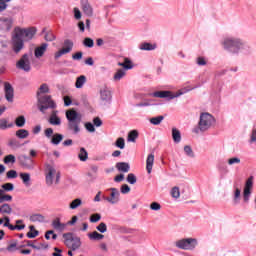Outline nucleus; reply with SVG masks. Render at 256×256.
Here are the masks:
<instances>
[{
  "instance_id": "1",
  "label": "nucleus",
  "mask_w": 256,
  "mask_h": 256,
  "mask_svg": "<svg viewBox=\"0 0 256 256\" xmlns=\"http://www.w3.org/2000/svg\"><path fill=\"white\" fill-rule=\"evenodd\" d=\"M221 46L230 55H251L253 48L247 41L234 36H226L221 40Z\"/></svg>"
},
{
  "instance_id": "2",
  "label": "nucleus",
  "mask_w": 256,
  "mask_h": 256,
  "mask_svg": "<svg viewBox=\"0 0 256 256\" xmlns=\"http://www.w3.org/2000/svg\"><path fill=\"white\" fill-rule=\"evenodd\" d=\"M66 119L68 121V131L72 135H78L81 132V115L75 109H71L66 111Z\"/></svg>"
},
{
  "instance_id": "3",
  "label": "nucleus",
  "mask_w": 256,
  "mask_h": 256,
  "mask_svg": "<svg viewBox=\"0 0 256 256\" xmlns=\"http://www.w3.org/2000/svg\"><path fill=\"white\" fill-rule=\"evenodd\" d=\"M215 125V117L210 113L204 112L200 114L198 127L194 128L193 133L199 135V133H205L209 131Z\"/></svg>"
},
{
  "instance_id": "4",
  "label": "nucleus",
  "mask_w": 256,
  "mask_h": 256,
  "mask_svg": "<svg viewBox=\"0 0 256 256\" xmlns=\"http://www.w3.org/2000/svg\"><path fill=\"white\" fill-rule=\"evenodd\" d=\"M37 107L40 111V113H43V115H45L47 113L48 109H57V104L55 103V101H53V99L51 98V95H43V96H39L37 98Z\"/></svg>"
},
{
  "instance_id": "5",
  "label": "nucleus",
  "mask_w": 256,
  "mask_h": 256,
  "mask_svg": "<svg viewBox=\"0 0 256 256\" xmlns=\"http://www.w3.org/2000/svg\"><path fill=\"white\" fill-rule=\"evenodd\" d=\"M193 89H187L183 88L181 90H178L175 94L171 91H156L154 93L150 94V97H157L158 99H168V101H171L173 99H177V97H181V95H185V93H189V91H192Z\"/></svg>"
},
{
  "instance_id": "6",
  "label": "nucleus",
  "mask_w": 256,
  "mask_h": 256,
  "mask_svg": "<svg viewBox=\"0 0 256 256\" xmlns=\"http://www.w3.org/2000/svg\"><path fill=\"white\" fill-rule=\"evenodd\" d=\"M45 177H46V185L48 187H51L53 183L56 185L59 183V179H61V173L55 168V166L51 164L46 165V170H45Z\"/></svg>"
},
{
  "instance_id": "7",
  "label": "nucleus",
  "mask_w": 256,
  "mask_h": 256,
  "mask_svg": "<svg viewBox=\"0 0 256 256\" xmlns=\"http://www.w3.org/2000/svg\"><path fill=\"white\" fill-rule=\"evenodd\" d=\"M199 245V240L197 238H182L175 242V247L177 249H182V251H195Z\"/></svg>"
},
{
  "instance_id": "8",
  "label": "nucleus",
  "mask_w": 256,
  "mask_h": 256,
  "mask_svg": "<svg viewBox=\"0 0 256 256\" xmlns=\"http://www.w3.org/2000/svg\"><path fill=\"white\" fill-rule=\"evenodd\" d=\"M64 244L72 251H77L81 247V238L74 236L73 233L63 234Z\"/></svg>"
},
{
  "instance_id": "9",
  "label": "nucleus",
  "mask_w": 256,
  "mask_h": 256,
  "mask_svg": "<svg viewBox=\"0 0 256 256\" xmlns=\"http://www.w3.org/2000/svg\"><path fill=\"white\" fill-rule=\"evenodd\" d=\"M15 34L18 35V37H21L22 39H25V41H31L33 37H35V33H37V29L35 28H15L14 30Z\"/></svg>"
},
{
  "instance_id": "10",
  "label": "nucleus",
  "mask_w": 256,
  "mask_h": 256,
  "mask_svg": "<svg viewBox=\"0 0 256 256\" xmlns=\"http://www.w3.org/2000/svg\"><path fill=\"white\" fill-rule=\"evenodd\" d=\"M17 69L29 73L31 71V56L29 54H24L16 63Z\"/></svg>"
},
{
  "instance_id": "11",
  "label": "nucleus",
  "mask_w": 256,
  "mask_h": 256,
  "mask_svg": "<svg viewBox=\"0 0 256 256\" xmlns=\"http://www.w3.org/2000/svg\"><path fill=\"white\" fill-rule=\"evenodd\" d=\"M251 193H253V176H250L245 183L243 189V201L244 203H249L251 199Z\"/></svg>"
},
{
  "instance_id": "12",
  "label": "nucleus",
  "mask_w": 256,
  "mask_h": 256,
  "mask_svg": "<svg viewBox=\"0 0 256 256\" xmlns=\"http://www.w3.org/2000/svg\"><path fill=\"white\" fill-rule=\"evenodd\" d=\"M71 51H73V42L71 40H65L64 48L54 54V59H60V57L67 55V53H71Z\"/></svg>"
},
{
  "instance_id": "13",
  "label": "nucleus",
  "mask_w": 256,
  "mask_h": 256,
  "mask_svg": "<svg viewBox=\"0 0 256 256\" xmlns=\"http://www.w3.org/2000/svg\"><path fill=\"white\" fill-rule=\"evenodd\" d=\"M12 45H13V51L16 54L19 53L23 49V47H25V43L23 42V39L16 33L12 38Z\"/></svg>"
},
{
  "instance_id": "14",
  "label": "nucleus",
  "mask_w": 256,
  "mask_h": 256,
  "mask_svg": "<svg viewBox=\"0 0 256 256\" xmlns=\"http://www.w3.org/2000/svg\"><path fill=\"white\" fill-rule=\"evenodd\" d=\"M110 191H111L110 197L104 196L103 199L105 201H108V203H111V205H115L119 201V197H120L121 193L119 192V190L117 188H110Z\"/></svg>"
},
{
  "instance_id": "15",
  "label": "nucleus",
  "mask_w": 256,
  "mask_h": 256,
  "mask_svg": "<svg viewBox=\"0 0 256 256\" xmlns=\"http://www.w3.org/2000/svg\"><path fill=\"white\" fill-rule=\"evenodd\" d=\"M99 93L102 103L107 104L111 101V90L107 86L101 87Z\"/></svg>"
},
{
  "instance_id": "16",
  "label": "nucleus",
  "mask_w": 256,
  "mask_h": 256,
  "mask_svg": "<svg viewBox=\"0 0 256 256\" xmlns=\"http://www.w3.org/2000/svg\"><path fill=\"white\" fill-rule=\"evenodd\" d=\"M48 123L56 127H59V125H61V118L59 117V111L52 109L50 113V117L48 119Z\"/></svg>"
},
{
  "instance_id": "17",
  "label": "nucleus",
  "mask_w": 256,
  "mask_h": 256,
  "mask_svg": "<svg viewBox=\"0 0 256 256\" xmlns=\"http://www.w3.org/2000/svg\"><path fill=\"white\" fill-rule=\"evenodd\" d=\"M4 91L6 101H8L9 103H13V97L15 95V92L13 90V86H11L9 82L4 83Z\"/></svg>"
},
{
  "instance_id": "18",
  "label": "nucleus",
  "mask_w": 256,
  "mask_h": 256,
  "mask_svg": "<svg viewBox=\"0 0 256 256\" xmlns=\"http://www.w3.org/2000/svg\"><path fill=\"white\" fill-rule=\"evenodd\" d=\"M47 49H49V44L42 43L34 49V57H36V59H41V57L47 53Z\"/></svg>"
},
{
  "instance_id": "19",
  "label": "nucleus",
  "mask_w": 256,
  "mask_h": 256,
  "mask_svg": "<svg viewBox=\"0 0 256 256\" xmlns=\"http://www.w3.org/2000/svg\"><path fill=\"white\" fill-rule=\"evenodd\" d=\"M0 23L2 29L5 31H11V27H13V18L11 17H1Z\"/></svg>"
},
{
  "instance_id": "20",
  "label": "nucleus",
  "mask_w": 256,
  "mask_h": 256,
  "mask_svg": "<svg viewBox=\"0 0 256 256\" xmlns=\"http://www.w3.org/2000/svg\"><path fill=\"white\" fill-rule=\"evenodd\" d=\"M52 227L55 229V231H58L59 233H63L65 229H67V224L61 223V220L59 218H56L52 221Z\"/></svg>"
},
{
  "instance_id": "21",
  "label": "nucleus",
  "mask_w": 256,
  "mask_h": 256,
  "mask_svg": "<svg viewBox=\"0 0 256 256\" xmlns=\"http://www.w3.org/2000/svg\"><path fill=\"white\" fill-rule=\"evenodd\" d=\"M82 11L86 17H93V6L88 1L82 2Z\"/></svg>"
},
{
  "instance_id": "22",
  "label": "nucleus",
  "mask_w": 256,
  "mask_h": 256,
  "mask_svg": "<svg viewBox=\"0 0 256 256\" xmlns=\"http://www.w3.org/2000/svg\"><path fill=\"white\" fill-rule=\"evenodd\" d=\"M155 163V155L149 154L146 159V171L149 175H151V171H153V164Z\"/></svg>"
},
{
  "instance_id": "23",
  "label": "nucleus",
  "mask_w": 256,
  "mask_h": 256,
  "mask_svg": "<svg viewBox=\"0 0 256 256\" xmlns=\"http://www.w3.org/2000/svg\"><path fill=\"white\" fill-rule=\"evenodd\" d=\"M46 93H51V90L49 89V85L44 83L40 85L38 91L36 92V97H43V95H46Z\"/></svg>"
},
{
  "instance_id": "24",
  "label": "nucleus",
  "mask_w": 256,
  "mask_h": 256,
  "mask_svg": "<svg viewBox=\"0 0 256 256\" xmlns=\"http://www.w3.org/2000/svg\"><path fill=\"white\" fill-rule=\"evenodd\" d=\"M116 169L121 173H129L131 166L127 162H118L116 163Z\"/></svg>"
},
{
  "instance_id": "25",
  "label": "nucleus",
  "mask_w": 256,
  "mask_h": 256,
  "mask_svg": "<svg viewBox=\"0 0 256 256\" xmlns=\"http://www.w3.org/2000/svg\"><path fill=\"white\" fill-rule=\"evenodd\" d=\"M81 205H83V200L81 198H75L69 203V209L75 211V209H79Z\"/></svg>"
},
{
  "instance_id": "26",
  "label": "nucleus",
  "mask_w": 256,
  "mask_h": 256,
  "mask_svg": "<svg viewBox=\"0 0 256 256\" xmlns=\"http://www.w3.org/2000/svg\"><path fill=\"white\" fill-rule=\"evenodd\" d=\"M87 83V77L85 75H81L76 78L75 87L76 89H83V86Z\"/></svg>"
},
{
  "instance_id": "27",
  "label": "nucleus",
  "mask_w": 256,
  "mask_h": 256,
  "mask_svg": "<svg viewBox=\"0 0 256 256\" xmlns=\"http://www.w3.org/2000/svg\"><path fill=\"white\" fill-rule=\"evenodd\" d=\"M0 213L2 215H11L13 213V208L11 205L4 203L0 206Z\"/></svg>"
},
{
  "instance_id": "28",
  "label": "nucleus",
  "mask_w": 256,
  "mask_h": 256,
  "mask_svg": "<svg viewBox=\"0 0 256 256\" xmlns=\"http://www.w3.org/2000/svg\"><path fill=\"white\" fill-rule=\"evenodd\" d=\"M20 179L24 183L25 187H31V174L29 173H20Z\"/></svg>"
},
{
  "instance_id": "29",
  "label": "nucleus",
  "mask_w": 256,
  "mask_h": 256,
  "mask_svg": "<svg viewBox=\"0 0 256 256\" xmlns=\"http://www.w3.org/2000/svg\"><path fill=\"white\" fill-rule=\"evenodd\" d=\"M88 237L91 241H101L102 239H105V235L100 234L97 231L89 233Z\"/></svg>"
},
{
  "instance_id": "30",
  "label": "nucleus",
  "mask_w": 256,
  "mask_h": 256,
  "mask_svg": "<svg viewBox=\"0 0 256 256\" xmlns=\"http://www.w3.org/2000/svg\"><path fill=\"white\" fill-rule=\"evenodd\" d=\"M13 126V122L9 123V120L5 118L0 119V129L2 131H5V129H11Z\"/></svg>"
},
{
  "instance_id": "31",
  "label": "nucleus",
  "mask_w": 256,
  "mask_h": 256,
  "mask_svg": "<svg viewBox=\"0 0 256 256\" xmlns=\"http://www.w3.org/2000/svg\"><path fill=\"white\" fill-rule=\"evenodd\" d=\"M232 203L234 206L239 205V203H241V190L239 188H236L234 190V197Z\"/></svg>"
},
{
  "instance_id": "32",
  "label": "nucleus",
  "mask_w": 256,
  "mask_h": 256,
  "mask_svg": "<svg viewBox=\"0 0 256 256\" xmlns=\"http://www.w3.org/2000/svg\"><path fill=\"white\" fill-rule=\"evenodd\" d=\"M172 139L174 143H181V131L177 128H172Z\"/></svg>"
},
{
  "instance_id": "33",
  "label": "nucleus",
  "mask_w": 256,
  "mask_h": 256,
  "mask_svg": "<svg viewBox=\"0 0 256 256\" xmlns=\"http://www.w3.org/2000/svg\"><path fill=\"white\" fill-rule=\"evenodd\" d=\"M9 201H13V196L5 194V191L3 189H0V203H5Z\"/></svg>"
},
{
  "instance_id": "34",
  "label": "nucleus",
  "mask_w": 256,
  "mask_h": 256,
  "mask_svg": "<svg viewBox=\"0 0 256 256\" xmlns=\"http://www.w3.org/2000/svg\"><path fill=\"white\" fill-rule=\"evenodd\" d=\"M125 75H127V72L125 71V69H118L113 76V80L119 81L120 79H123Z\"/></svg>"
},
{
  "instance_id": "35",
  "label": "nucleus",
  "mask_w": 256,
  "mask_h": 256,
  "mask_svg": "<svg viewBox=\"0 0 256 256\" xmlns=\"http://www.w3.org/2000/svg\"><path fill=\"white\" fill-rule=\"evenodd\" d=\"M30 221L32 223H43V221H45V217L41 214H33L30 216Z\"/></svg>"
},
{
  "instance_id": "36",
  "label": "nucleus",
  "mask_w": 256,
  "mask_h": 256,
  "mask_svg": "<svg viewBox=\"0 0 256 256\" xmlns=\"http://www.w3.org/2000/svg\"><path fill=\"white\" fill-rule=\"evenodd\" d=\"M184 153L186 157H189L190 159H195V152L193 151V148H191V146H184Z\"/></svg>"
},
{
  "instance_id": "37",
  "label": "nucleus",
  "mask_w": 256,
  "mask_h": 256,
  "mask_svg": "<svg viewBox=\"0 0 256 256\" xmlns=\"http://www.w3.org/2000/svg\"><path fill=\"white\" fill-rule=\"evenodd\" d=\"M227 163L230 167H233V165H241V158L239 156L231 157L227 160Z\"/></svg>"
},
{
  "instance_id": "38",
  "label": "nucleus",
  "mask_w": 256,
  "mask_h": 256,
  "mask_svg": "<svg viewBox=\"0 0 256 256\" xmlns=\"http://www.w3.org/2000/svg\"><path fill=\"white\" fill-rule=\"evenodd\" d=\"M61 141H63L62 134L56 133L52 136V139H51L52 145H59V143H61Z\"/></svg>"
},
{
  "instance_id": "39",
  "label": "nucleus",
  "mask_w": 256,
  "mask_h": 256,
  "mask_svg": "<svg viewBox=\"0 0 256 256\" xmlns=\"http://www.w3.org/2000/svg\"><path fill=\"white\" fill-rule=\"evenodd\" d=\"M16 137H18V139H27L29 137V131L26 129H20L16 131Z\"/></svg>"
},
{
  "instance_id": "40",
  "label": "nucleus",
  "mask_w": 256,
  "mask_h": 256,
  "mask_svg": "<svg viewBox=\"0 0 256 256\" xmlns=\"http://www.w3.org/2000/svg\"><path fill=\"white\" fill-rule=\"evenodd\" d=\"M139 49L141 51H154L155 45H153L151 43H142V44H140Z\"/></svg>"
},
{
  "instance_id": "41",
  "label": "nucleus",
  "mask_w": 256,
  "mask_h": 256,
  "mask_svg": "<svg viewBox=\"0 0 256 256\" xmlns=\"http://www.w3.org/2000/svg\"><path fill=\"white\" fill-rule=\"evenodd\" d=\"M78 159H80V161H87V159H89V154L87 153V150H85V148L80 149Z\"/></svg>"
},
{
  "instance_id": "42",
  "label": "nucleus",
  "mask_w": 256,
  "mask_h": 256,
  "mask_svg": "<svg viewBox=\"0 0 256 256\" xmlns=\"http://www.w3.org/2000/svg\"><path fill=\"white\" fill-rule=\"evenodd\" d=\"M139 137V132L137 130H132L128 134V141L131 143H135V140Z\"/></svg>"
},
{
  "instance_id": "43",
  "label": "nucleus",
  "mask_w": 256,
  "mask_h": 256,
  "mask_svg": "<svg viewBox=\"0 0 256 256\" xmlns=\"http://www.w3.org/2000/svg\"><path fill=\"white\" fill-rule=\"evenodd\" d=\"M163 119H165V117L163 116L153 117L150 119V123L152 125H161V123L163 122Z\"/></svg>"
},
{
  "instance_id": "44",
  "label": "nucleus",
  "mask_w": 256,
  "mask_h": 256,
  "mask_svg": "<svg viewBox=\"0 0 256 256\" xmlns=\"http://www.w3.org/2000/svg\"><path fill=\"white\" fill-rule=\"evenodd\" d=\"M25 116H19L15 120L16 127H25Z\"/></svg>"
},
{
  "instance_id": "45",
  "label": "nucleus",
  "mask_w": 256,
  "mask_h": 256,
  "mask_svg": "<svg viewBox=\"0 0 256 256\" xmlns=\"http://www.w3.org/2000/svg\"><path fill=\"white\" fill-rule=\"evenodd\" d=\"M196 64L199 67H205V65H207V59L203 56H199L196 58Z\"/></svg>"
},
{
  "instance_id": "46",
  "label": "nucleus",
  "mask_w": 256,
  "mask_h": 256,
  "mask_svg": "<svg viewBox=\"0 0 256 256\" xmlns=\"http://www.w3.org/2000/svg\"><path fill=\"white\" fill-rule=\"evenodd\" d=\"M84 47H88L89 49L95 46V42L91 38H85L83 41Z\"/></svg>"
},
{
  "instance_id": "47",
  "label": "nucleus",
  "mask_w": 256,
  "mask_h": 256,
  "mask_svg": "<svg viewBox=\"0 0 256 256\" xmlns=\"http://www.w3.org/2000/svg\"><path fill=\"white\" fill-rule=\"evenodd\" d=\"M7 251L9 252V253H15V251H17V249H19L18 247H17V241H14V242H12V243H10L8 246H7Z\"/></svg>"
},
{
  "instance_id": "48",
  "label": "nucleus",
  "mask_w": 256,
  "mask_h": 256,
  "mask_svg": "<svg viewBox=\"0 0 256 256\" xmlns=\"http://www.w3.org/2000/svg\"><path fill=\"white\" fill-rule=\"evenodd\" d=\"M1 188H2V191L9 192L15 189V185H13V183H5L1 186Z\"/></svg>"
},
{
  "instance_id": "49",
  "label": "nucleus",
  "mask_w": 256,
  "mask_h": 256,
  "mask_svg": "<svg viewBox=\"0 0 256 256\" xmlns=\"http://www.w3.org/2000/svg\"><path fill=\"white\" fill-rule=\"evenodd\" d=\"M171 196L174 199H179L181 197V192L179 191V187H173L171 190Z\"/></svg>"
},
{
  "instance_id": "50",
  "label": "nucleus",
  "mask_w": 256,
  "mask_h": 256,
  "mask_svg": "<svg viewBox=\"0 0 256 256\" xmlns=\"http://www.w3.org/2000/svg\"><path fill=\"white\" fill-rule=\"evenodd\" d=\"M16 159H15V156L13 154H9L7 156H5L4 158V163L6 165H9V163H15Z\"/></svg>"
},
{
  "instance_id": "51",
  "label": "nucleus",
  "mask_w": 256,
  "mask_h": 256,
  "mask_svg": "<svg viewBox=\"0 0 256 256\" xmlns=\"http://www.w3.org/2000/svg\"><path fill=\"white\" fill-rule=\"evenodd\" d=\"M127 182L130 183V185H135V183H137V177L135 176V174L133 173L128 174Z\"/></svg>"
},
{
  "instance_id": "52",
  "label": "nucleus",
  "mask_w": 256,
  "mask_h": 256,
  "mask_svg": "<svg viewBox=\"0 0 256 256\" xmlns=\"http://www.w3.org/2000/svg\"><path fill=\"white\" fill-rule=\"evenodd\" d=\"M116 147H118V149H125V139L124 138H118L116 140V143H115Z\"/></svg>"
},
{
  "instance_id": "53",
  "label": "nucleus",
  "mask_w": 256,
  "mask_h": 256,
  "mask_svg": "<svg viewBox=\"0 0 256 256\" xmlns=\"http://www.w3.org/2000/svg\"><path fill=\"white\" fill-rule=\"evenodd\" d=\"M97 231H99V233H107V224H105V222H101L97 227H96Z\"/></svg>"
},
{
  "instance_id": "54",
  "label": "nucleus",
  "mask_w": 256,
  "mask_h": 256,
  "mask_svg": "<svg viewBox=\"0 0 256 256\" xmlns=\"http://www.w3.org/2000/svg\"><path fill=\"white\" fill-rule=\"evenodd\" d=\"M98 221H101V214L96 213L90 216V223H98Z\"/></svg>"
},
{
  "instance_id": "55",
  "label": "nucleus",
  "mask_w": 256,
  "mask_h": 256,
  "mask_svg": "<svg viewBox=\"0 0 256 256\" xmlns=\"http://www.w3.org/2000/svg\"><path fill=\"white\" fill-rule=\"evenodd\" d=\"M85 129L88 131V133H95V125L91 122L85 123Z\"/></svg>"
},
{
  "instance_id": "56",
  "label": "nucleus",
  "mask_w": 256,
  "mask_h": 256,
  "mask_svg": "<svg viewBox=\"0 0 256 256\" xmlns=\"http://www.w3.org/2000/svg\"><path fill=\"white\" fill-rule=\"evenodd\" d=\"M120 191L123 195H127V193L131 192V188L127 184H123L120 188Z\"/></svg>"
},
{
  "instance_id": "57",
  "label": "nucleus",
  "mask_w": 256,
  "mask_h": 256,
  "mask_svg": "<svg viewBox=\"0 0 256 256\" xmlns=\"http://www.w3.org/2000/svg\"><path fill=\"white\" fill-rule=\"evenodd\" d=\"M150 209L152 211H161V204H159L158 202H152L150 204Z\"/></svg>"
},
{
  "instance_id": "58",
  "label": "nucleus",
  "mask_w": 256,
  "mask_h": 256,
  "mask_svg": "<svg viewBox=\"0 0 256 256\" xmlns=\"http://www.w3.org/2000/svg\"><path fill=\"white\" fill-rule=\"evenodd\" d=\"M8 179H17V171L9 170L6 174Z\"/></svg>"
},
{
  "instance_id": "59",
  "label": "nucleus",
  "mask_w": 256,
  "mask_h": 256,
  "mask_svg": "<svg viewBox=\"0 0 256 256\" xmlns=\"http://www.w3.org/2000/svg\"><path fill=\"white\" fill-rule=\"evenodd\" d=\"M56 37L55 34H53L52 32H48L45 34V41H55Z\"/></svg>"
},
{
  "instance_id": "60",
  "label": "nucleus",
  "mask_w": 256,
  "mask_h": 256,
  "mask_svg": "<svg viewBox=\"0 0 256 256\" xmlns=\"http://www.w3.org/2000/svg\"><path fill=\"white\" fill-rule=\"evenodd\" d=\"M44 135L47 137V139H51L53 137V128H47L44 131Z\"/></svg>"
},
{
  "instance_id": "61",
  "label": "nucleus",
  "mask_w": 256,
  "mask_h": 256,
  "mask_svg": "<svg viewBox=\"0 0 256 256\" xmlns=\"http://www.w3.org/2000/svg\"><path fill=\"white\" fill-rule=\"evenodd\" d=\"M72 59L74 61H81V59H83V52H77L76 54L72 55Z\"/></svg>"
},
{
  "instance_id": "62",
  "label": "nucleus",
  "mask_w": 256,
  "mask_h": 256,
  "mask_svg": "<svg viewBox=\"0 0 256 256\" xmlns=\"http://www.w3.org/2000/svg\"><path fill=\"white\" fill-rule=\"evenodd\" d=\"M94 127H101L103 125V121H101V118L95 117L93 119Z\"/></svg>"
},
{
  "instance_id": "63",
  "label": "nucleus",
  "mask_w": 256,
  "mask_h": 256,
  "mask_svg": "<svg viewBox=\"0 0 256 256\" xmlns=\"http://www.w3.org/2000/svg\"><path fill=\"white\" fill-rule=\"evenodd\" d=\"M250 143H256V128H254L250 134Z\"/></svg>"
},
{
  "instance_id": "64",
  "label": "nucleus",
  "mask_w": 256,
  "mask_h": 256,
  "mask_svg": "<svg viewBox=\"0 0 256 256\" xmlns=\"http://www.w3.org/2000/svg\"><path fill=\"white\" fill-rule=\"evenodd\" d=\"M74 17L77 20L81 19V10L79 8H74Z\"/></svg>"
}]
</instances>
